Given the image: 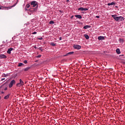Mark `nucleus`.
<instances>
[{
  "mask_svg": "<svg viewBox=\"0 0 125 125\" xmlns=\"http://www.w3.org/2000/svg\"><path fill=\"white\" fill-rule=\"evenodd\" d=\"M6 58H7V57L5 55H4V54H0V59H6Z\"/></svg>",
  "mask_w": 125,
  "mask_h": 125,
  "instance_id": "nucleus-5",
  "label": "nucleus"
},
{
  "mask_svg": "<svg viewBox=\"0 0 125 125\" xmlns=\"http://www.w3.org/2000/svg\"><path fill=\"white\" fill-rule=\"evenodd\" d=\"M22 85H21L20 83H18L17 84V86H18V87H20V86H22Z\"/></svg>",
  "mask_w": 125,
  "mask_h": 125,
  "instance_id": "nucleus-22",
  "label": "nucleus"
},
{
  "mask_svg": "<svg viewBox=\"0 0 125 125\" xmlns=\"http://www.w3.org/2000/svg\"><path fill=\"white\" fill-rule=\"evenodd\" d=\"M116 52L117 54H120L121 53V51H120V49L118 48L116 49Z\"/></svg>",
  "mask_w": 125,
  "mask_h": 125,
  "instance_id": "nucleus-19",
  "label": "nucleus"
},
{
  "mask_svg": "<svg viewBox=\"0 0 125 125\" xmlns=\"http://www.w3.org/2000/svg\"><path fill=\"white\" fill-rule=\"evenodd\" d=\"M23 63H24V64H27V63H28V62L27 61V60H25L23 61Z\"/></svg>",
  "mask_w": 125,
  "mask_h": 125,
  "instance_id": "nucleus-27",
  "label": "nucleus"
},
{
  "mask_svg": "<svg viewBox=\"0 0 125 125\" xmlns=\"http://www.w3.org/2000/svg\"><path fill=\"white\" fill-rule=\"evenodd\" d=\"M49 24H54V21H51L49 22Z\"/></svg>",
  "mask_w": 125,
  "mask_h": 125,
  "instance_id": "nucleus-24",
  "label": "nucleus"
},
{
  "mask_svg": "<svg viewBox=\"0 0 125 125\" xmlns=\"http://www.w3.org/2000/svg\"><path fill=\"white\" fill-rule=\"evenodd\" d=\"M38 40H40L41 41H42V38L41 37L40 38H38Z\"/></svg>",
  "mask_w": 125,
  "mask_h": 125,
  "instance_id": "nucleus-32",
  "label": "nucleus"
},
{
  "mask_svg": "<svg viewBox=\"0 0 125 125\" xmlns=\"http://www.w3.org/2000/svg\"><path fill=\"white\" fill-rule=\"evenodd\" d=\"M9 96H10V94H9L7 96H5L4 97V99H8L9 98Z\"/></svg>",
  "mask_w": 125,
  "mask_h": 125,
  "instance_id": "nucleus-16",
  "label": "nucleus"
},
{
  "mask_svg": "<svg viewBox=\"0 0 125 125\" xmlns=\"http://www.w3.org/2000/svg\"><path fill=\"white\" fill-rule=\"evenodd\" d=\"M91 26H90V25H85L84 26H83V29H88L89 28H91Z\"/></svg>",
  "mask_w": 125,
  "mask_h": 125,
  "instance_id": "nucleus-14",
  "label": "nucleus"
},
{
  "mask_svg": "<svg viewBox=\"0 0 125 125\" xmlns=\"http://www.w3.org/2000/svg\"><path fill=\"white\" fill-rule=\"evenodd\" d=\"M84 11H86V10H88V9L86 8H83V10Z\"/></svg>",
  "mask_w": 125,
  "mask_h": 125,
  "instance_id": "nucleus-28",
  "label": "nucleus"
},
{
  "mask_svg": "<svg viewBox=\"0 0 125 125\" xmlns=\"http://www.w3.org/2000/svg\"><path fill=\"white\" fill-rule=\"evenodd\" d=\"M84 36L86 40H88L89 39V36H88V35L86 34H85Z\"/></svg>",
  "mask_w": 125,
  "mask_h": 125,
  "instance_id": "nucleus-18",
  "label": "nucleus"
},
{
  "mask_svg": "<svg viewBox=\"0 0 125 125\" xmlns=\"http://www.w3.org/2000/svg\"><path fill=\"white\" fill-rule=\"evenodd\" d=\"M1 93H2V94H3V93H4V92L2 91Z\"/></svg>",
  "mask_w": 125,
  "mask_h": 125,
  "instance_id": "nucleus-36",
  "label": "nucleus"
},
{
  "mask_svg": "<svg viewBox=\"0 0 125 125\" xmlns=\"http://www.w3.org/2000/svg\"><path fill=\"white\" fill-rule=\"evenodd\" d=\"M72 54H74V52H70L66 54V55L65 56H67V55H72Z\"/></svg>",
  "mask_w": 125,
  "mask_h": 125,
  "instance_id": "nucleus-17",
  "label": "nucleus"
},
{
  "mask_svg": "<svg viewBox=\"0 0 125 125\" xmlns=\"http://www.w3.org/2000/svg\"><path fill=\"white\" fill-rule=\"evenodd\" d=\"M117 16V15H111V17H112V18H113V19H114V20H115L116 21H123L124 20V17H122V16H120V17H116Z\"/></svg>",
  "mask_w": 125,
  "mask_h": 125,
  "instance_id": "nucleus-1",
  "label": "nucleus"
},
{
  "mask_svg": "<svg viewBox=\"0 0 125 125\" xmlns=\"http://www.w3.org/2000/svg\"><path fill=\"white\" fill-rule=\"evenodd\" d=\"M30 69H31V67H27L24 68V71L25 72H27V71H29L30 70Z\"/></svg>",
  "mask_w": 125,
  "mask_h": 125,
  "instance_id": "nucleus-12",
  "label": "nucleus"
},
{
  "mask_svg": "<svg viewBox=\"0 0 125 125\" xmlns=\"http://www.w3.org/2000/svg\"><path fill=\"white\" fill-rule=\"evenodd\" d=\"M26 7H27V8H29V7H30V4H26Z\"/></svg>",
  "mask_w": 125,
  "mask_h": 125,
  "instance_id": "nucleus-25",
  "label": "nucleus"
},
{
  "mask_svg": "<svg viewBox=\"0 0 125 125\" xmlns=\"http://www.w3.org/2000/svg\"><path fill=\"white\" fill-rule=\"evenodd\" d=\"M2 77H4V78H5V77H7V74H3V75H2Z\"/></svg>",
  "mask_w": 125,
  "mask_h": 125,
  "instance_id": "nucleus-26",
  "label": "nucleus"
},
{
  "mask_svg": "<svg viewBox=\"0 0 125 125\" xmlns=\"http://www.w3.org/2000/svg\"><path fill=\"white\" fill-rule=\"evenodd\" d=\"M62 39L61 37L60 38V40L61 41Z\"/></svg>",
  "mask_w": 125,
  "mask_h": 125,
  "instance_id": "nucleus-38",
  "label": "nucleus"
},
{
  "mask_svg": "<svg viewBox=\"0 0 125 125\" xmlns=\"http://www.w3.org/2000/svg\"><path fill=\"white\" fill-rule=\"evenodd\" d=\"M18 2H17L16 3H15L13 6H11V7H4L5 9H10L11 8H12V7H14V6H15L16 5V4H17Z\"/></svg>",
  "mask_w": 125,
  "mask_h": 125,
  "instance_id": "nucleus-6",
  "label": "nucleus"
},
{
  "mask_svg": "<svg viewBox=\"0 0 125 125\" xmlns=\"http://www.w3.org/2000/svg\"><path fill=\"white\" fill-rule=\"evenodd\" d=\"M66 1H67V2H68L70 1L69 0H67Z\"/></svg>",
  "mask_w": 125,
  "mask_h": 125,
  "instance_id": "nucleus-37",
  "label": "nucleus"
},
{
  "mask_svg": "<svg viewBox=\"0 0 125 125\" xmlns=\"http://www.w3.org/2000/svg\"><path fill=\"white\" fill-rule=\"evenodd\" d=\"M78 10H81V11H83V7L79 8L78 9Z\"/></svg>",
  "mask_w": 125,
  "mask_h": 125,
  "instance_id": "nucleus-23",
  "label": "nucleus"
},
{
  "mask_svg": "<svg viewBox=\"0 0 125 125\" xmlns=\"http://www.w3.org/2000/svg\"><path fill=\"white\" fill-rule=\"evenodd\" d=\"M20 83L21 85H24V82H23V81H22V79H20Z\"/></svg>",
  "mask_w": 125,
  "mask_h": 125,
  "instance_id": "nucleus-15",
  "label": "nucleus"
},
{
  "mask_svg": "<svg viewBox=\"0 0 125 125\" xmlns=\"http://www.w3.org/2000/svg\"><path fill=\"white\" fill-rule=\"evenodd\" d=\"M18 2H17L16 3H15L13 6H11V7H4L5 9H10L11 8H12V7H14V6H15L16 5V4H17Z\"/></svg>",
  "mask_w": 125,
  "mask_h": 125,
  "instance_id": "nucleus-7",
  "label": "nucleus"
},
{
  "mask_svg": "<svg viewBox=\"0 0 125 125\" xmlns=\"http://www.w3.org/2000/svg\"><path fill=\"white\" fill-rule=\"evenodd\" d=\"M15 83H16V82L15 81V80H12L10 83L9 84V88H11V87L13 86V84H15Z\"/></svg>",
  "mask_w": 125,
  "mask_h": 125,
  "instance_id": "nucleus-3",
  "label": "nucleus"
},
{
  "mask_svg": "<svg viewBox=\"0 0 125 125\" xmlns=\"http://www.w3.org/2000/svg\"><path fill=\"white\" fill-rule=\"evenodd\" d=\"M4 90H7V87H5V88H4Z\"/></svg>",
  "mask_w": 125,
  "mask_h": 125,
  "instance_id": "nucleus-35",
  "label": "nucleus"
},
{
  "mask_svg": "<svg viewBox=\"0 0 125 125\" xmlns=\"http://www.w3.org/2000/svg\"><path fill=\"white\" fill-rule=\"evenodd\" d=\"M18 2H17L16 3H15L13 6H11V7H4L5 9H10L11 8H12V7H14V6H15L16 5V4H17Z\"/></svg>",
  "mask_w": 125,
  "mask_h": 125,
  "instance_id": "nucleus-8",
  "label": "nucleus"
},
{
  "mask_svg": "<svg viewBox=\"0 0 125 125\" xmlns=\"http://www.w3.org/2000/svg\"><path fill=\"white\" fill-rule=\"evenodd\" d=\"M39 49H40V50H41V51H42V50H43L42 49V47H40V48H39Z\"/></svg>",
  "mask_w": 125,
  "mask_h": 125,
  "instance_id": "nucleus-33",
  "label": "nucleus"
},
{
  "mask_svg": "<svg viewBox=\"0 0 125 125\" xmlns=\"http://www.w3.org/2000/svg\"><path fill=\"white\" fill-rule=\"evenodd\" d=\"M0 9H1V7H0Z\"/></svg>",
  "mask_w": 125,
  "mask_h": 125,
  "instance_id": "nucleus-40",
  "label": "nucleus"
},
{
  "mask_svg": "<svg viewBox=\"0 0 125 125\" xmlns=\"http://www.w3.org/2000/svg\"><path fill=\"white\" fill-rule=\"evenodd\" d=\"M21 66H24V63H19L18 64L19 67H21Z\"/></svg>",
  "mask_w": 125,
  "mask_h": 125,
  "instance_id": "nucleus-20",
  "label": "nucleus"
},
{
  "mask_svg": "<svg viewBox=\"0 0 125 125\" xmlns=\"http://www.w3.org/2000/svg\"><path fill=\"white\" fill-rule=\"evenodd\" d=\"M32 7H36L34 8V10H37L39 4H38V2L37 1H32L30 3Z\"/></svg>",
  "mask_w": 125,
  "mask_h": 125,
  "instance_id": "nucleus-2",
  "label": "nucleus"
},
{
  "mask_svg": "<svg viewBox=\"0 0 125 125\" xmlns=\"http://www.w3.org/2000/svg\"><path fill=\"white\" fill-rule=\"evenodd\" d=\"M0 99H1V97H0Z\"/></svg>",
  "mask_w": 125,
  "mask_h": 125,
  "instance_id": "nucleus-39",
  "label": "nucleus"
},
{
  "mask_svg": "<svg viewBox=\"0 0 125 125\" xmlns=\"http://www.w3.org/2000/svg\"><path fill=\"white\" fill-rule=\"evenodd\" d=\"M73 47L75 49H81V48H82V46H81V45L76 44L73 45Z\"/></svg>",
  "mask_w": 125,
  "mask_h": 125,
  "instance_id": "nucleus-4",
  "label": "nucleus"
},
{
  "mask_svg": "<svg viewBox=\"0 0 125 125\" xmlns=\"http://www.w3.org/2000/svg\"><path fill=\"white\" fill-rule=\"evenodd\" d=\"M98 40H99V41H103L104 40H105V37H104V36H99L98 37Z\"/></svg>",
  "mask_w": 125,
  "mask_h": 125,
  "instance_id": "nucleus-9",
  "label": "nucleus"
},
{
  "mask_svg": "<svg viewBox=\"0 0 125 125\" xmlns=\"http://www.w3.org/2000/svg\"><path fill=\"white\" fill-rule=\"evenodd\" d=\"M96 18H100V17H99V16H96Z\"/></svg>",
  "mask_w": 125,
  "mask_h": 125,
  "instance_id": "nucleus-34",
  "label": "nucleus"
},
{
  "mask_svg": "<svg viewBox=\"0 0 125 125\" xmlns=\"http://www.w3.org/2000/svg\"><path fill=\"white\" fill-rule=\"evenodd\" d=\"M4 80H5V78H2V79L0 80V81H1V82H2V81H4Z\"/></svg>",
  "mask_w": 125,
  "mask_h": 125,
  "instance_id": "nucleus-31",
  "label": "nucleus"
},
{
  "mask_svg": "<svg viewBox=\"0 0 125 125\" xmlns=\"http://www.w3.org/2000/svg\"><path fill=\"white\" fill-rule=\"evenodd\" d=\"M115 4H116V3L114 2H112L111 3H108L107 4V5H108L109 6H110V5H115Z\"/></svg>",
  "mask_w": 125,
  "mask_h": 125,
  "instance_id": "nucleus-13",
  "label": "nucleus"
},
{
  "mask_svg": "<svg viewBox=\"0 0 125 125\" xmlns=\"http://www.w3.org/2000/svg\"><path fill=\"white\" fill-rule=\"evenodd\" d=\"M42 57V56L41 55H39L37 57V58H40Z\"/></svg>",
  "mask_w": 125,
  "mask_h": 125,
  "instance_id": "nucleus-29",
  "label": "nucleus"
},
{
  "mask_svg": "<svg viewBox=\"0 0 125 125\" xmlns=\"http://www.w3.org/2000/svg\"><path fill=\"white\" fill-rule=\"evenodd\" d=\"M75 16L76 18H78V19H82L83 18V17L80 15H76Z\"/></svg>",
  "mask_w": 125,
  "mask_h": 125,
  "instance_id": "nucleus-11",
  "label": "nucleus"
},
{
  "mask_svg": "<svg viewBox=\"0 0 125 125\" xmlns=\"http://www.w3.org/2000/svg\"><path fill=\"white\" fill-rule=\"evenodd\" d=\"M12 50H13V48H10L8 49L7 51V53H8V54H10L11 53V51H12Z\"/></svg>",
  "mask_w": 125,
  "mask_h": 125,
  "instance_id": "nucleus-10",
  "label": "nucleus"
},
{
  "mask_svg": "<svg viewBox=\"0 0 125 125\" xmlns=\"http://www.w3.org/2000/svg\"><path fill=\"white\" fill-rule=\"evenodd\" d=\"M25 10H28V9H25Z\"/></svg>",
  "mask_w": 125,
  "mask_h": 125,
  "instance_id": "nucleus-41",
  "label": "nucleus"
},
{
  "mask_svg": "<svg viewBox=\"0 0 125 125\" xmlns=\"http://www.w3.org/2000/svg\"><path fill=\"white\" fill-rule=\"evenodd\" d=\"M50 45H52V46H55V45H56V44L54 43V42H51Z\"/></svg>",
  "mask_w": 125,
  "mask_h": 125,
  "instance_id": "nucleus-21",
  "label": "nucleus"
},
{
  "mask_svg": "<svg viewBox=\"0 0 125 125\" xmlns=\"http://www.w3.org/2000/svg\"><path fill=\"white\" fill-rule=\"evenodd\" d=\"M36 34H37V32H34L32 33V35H36Z\"/></svg>",
  "mask_w": 125,
  "mask_h": 125,
  "instance_id": "nucleus-30",
  "label": "nucleus"
}]
</instances>
